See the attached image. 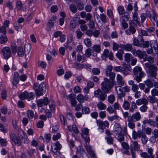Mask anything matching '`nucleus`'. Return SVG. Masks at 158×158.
<instances>
[{
  "instance_id": "obj_23",
  "label": "nucleus",
  "mask_w": 158,
  "mask_h": 158,
  "mask_svg": "<svg viewBox=\"0 0 158 158\" xmlns=\"http://www.w3.org/2000/svg\"><path fill=\"white\" fill-rule=\"evenodd\" d=\"M77 18H74L71 21L69 25V29L70 30H73L76 27L77 23L75 22V20H77Z\"/></svg>"
},
{
  "instance_id": "obj_7",
  "label": "nucleus",
  "mask_w": 158,
  "mask_h": 158,
  "mask_svg": "<svg viewBox=\"0 0 158 158\" xmlns=\"http://www.w3.org/2000/svg\"><path fill=\"white\" fill-rule=\"evenodd\" d=\"M1 53L3 56L4 59H9L11 55V52L10 48L8 47L3 48L1 50Z\"/></svg>"
},
{
  "instance_id": "obj_60",
  "label": "nucleus",
  "mask_w": 158,
  "mask_h": 158,
  "mask_svg": "<svg viewBox=\"0 0 158 158\" xmlns=\"http://www.w3.org/2000/svg\"><path fill=\"white\" fill-rule=\"evenodd\" d=\"M133 148L135 150H138L139 148V146L138 145L137 141L132 142Z\"/></svg>"
},
{
  "instance_id": "obj_56",
  "label": "nucleus",
  "mask_w": 158,
  "mask_h": 158,
  "mask_svg": "<svg viewBox=\"0 0 158 158\" xmlns=\"http://www.w3.org/2000/svg\"><path fill=\"white\" fill-rule=\"evenodd\" d=\"M88 25L89 28L91 29H93L95 28V23L93 20L89 21Z\"/></svg>"
},
{
  "instance_id": "obj_12",
  "label": "nucleus",
  "mask_w": 158,
  "mask_h": 158,
  "mask_svg": "<svg viewBox=\"0 0 158 158\" xmlns=\"http://www.w3.org/2000/svg\"><path fill=\"white\" fill-rule=\"evenodd\" d=\"M85 147L88 154L90 155L91 158H96L94 151L93 150L91 146L89 144L86 143V145H85Z\"/></svg>"
},
{
  "instance_id": "obj_3",
  "label": "nucleus",
  "mask_w": 158,
  "mask_h": 158,
  "mask_svg": "<svg viewBox=\"0 0 158 158\" xmlns=\"http://www.w3.org/2000/svg\"><path fill=\"white\" fill-rule=\"evenodd\" d=\"M113 85V81H111L109 79L105 78L104 81L101 84L102 89L105 92L108 93L110 91Z\"/></svg>"
},
{
  "instance_id": "obj_49",
  "label": "nucleus",
  "mask_w": 158,
  "mask_h": 158,
  "mask_svg": "<svg viewBox=\"0 0 158 158\" xmlns=\"http://www.w3.org/2000/svg\"><path fill=\"white\" fill-rule=\"evenodd\" d=\"M147 15L146 13H143L141 14L140 18L141 19V23H143L145 20H146Z\"/></svg>"
},
{
  "instance_id": "obj_16",
  "label": "nucleus",
  "mask_w": 158,
  "mask_h": 158,
  "mask_svg": "<svg viewBox=\"0 0 158 158\" xmlns=\"http://www.w3.org/2000/svg\"><path fill=\"white\" fill-rule=\"evenodd\" d=\"M133 54L137 56L141 59L143 58L144 56L147 55L146 52L145 51H142L140 50H138L133 52Z\"/></svg>"
},
{
  "instance_id": "obj_51",
  "label": "nucleus",
  "mask_w": 158,
  "mask_h": 158,
  "mask_svg": "<svg viewBox=\"0 0 158 158\" xmlns=\"http://www.w3.org/2000/svg\"><path fill=\"white\" fill-rule=\"evenodd\" d=\"M92 51V49L90 48L86 49L85 53V56L87 57H90L91 55Z\"/></svg>"
},
{
  "instance_id": "obj_50",
  "label": "nucleus",
  "mask_w": 158,
  "mask_h": 158,
  "mask_svg": "<svg viewBox=\"0 0 158 158\" xmlns=\"http://www.w3.org/2000/svg\"><path fill=\"white\" fill-rule=\"evenodd\" d=\"M77 99L79 102L82 103L84 101V97L82 94H79L77 96Z\"/></svg>"
},
{
  "instance_id": "obj_6",
  "label": "nucleus",
  "mask_w": 158,
  "mask_h": 158,
  "mask_svg": "<svg viewBox=\"0 0 158 158\" xmlns=\"http://www.w3.org/2000/svg\"><path fill=\"white\" fill-rule=\"evenodd\" d=\"M113 67L111 65H108L106 69L105 73L106 76L109 77L110 79L114 81L115 77V73L112 72Z\"/></svg>"
},
{
  "instance_id": "obj_52",
  "label": "nucleus",
  "mask_w": 158,
  "mask_h": 158,
  "mask_svg": "<svg viewBox=\"0 0 158 158\" xmlns=\"http://www.w3.org/2000/svg\"><path fill=\"white\" fill-rule=\"evenodd\" d=\"M22 6V4L19 1H18L17 2L16 4V8L18 10H21Z\"/></svg>"
},
{
  "instance_id": "obj_10",
  "label": "nucleus",
  "mask_w": 158,
  "mask_h": 158,
  "mask_svg": "<svg viewBox=\"0 0 158 158\" xmlns=\"http://www.w3.org/2000/svg\"><path fill=\"white\" fill-rule=\"evenodd\" d=\"M146 13L148 16L149 18L152 22H154L157 21V14L154 10H152L151 12L147 11Z\"/></svg>"
},
{
  "instance_id": "obj_1",
  "label": "nucleus",
  "mask_w": 158,
  "mask_h": 158,
  "mask_svg": "<svg viewBox=\"0 0 158 158\" xmlns=\"http://www.w3.org/2000/svg\"><path fill=\"white\" fill-rule=\"evenodd\" d=\"M145 67L148 69V73L151 77L155 78L157 75L158 68L156 64L146 63L144 64Z\"/></svg>"
},
{
  "instance_id": "obj_13",
  "label": "nucleus",
  "mask_w": 158,
  "mask_h": 158,
  "mask_svg": "<svg viewBox=\"0 0 158 158\" xmlns=\"http://www.w3.org/2000/svg\"><path fill=\"white\" fill-rule=\"evenodd\" d=\"M128 118L134 121V122L138 121L141 119V116L140 113L138 111H137L133 114L131 116H130Z\"/></svg>"
},
{
  "instance_id": "obj_8",
  "label": "nucleus",
  "mask_w": 158,
  "mask_h": 158,
  "mask_svg": "<svg viewBox=\"0 0 158 158\" xmlns=\"http://www.w3.org/2000/svg\"><path fill=\"white\" fill-rule=\"evenodd\" d=\"M147 150L148 153L143 152L140 154L141 156L143 158H154V156L153 155V149L151 147H148Z\"/></svg>"
},
{
  "instance_id": "obj_19",
  "label": "nucleus",
  "mask_w": 158,
  "mask_h": 158,
  "mask_svg": "<svg viewBox=\"0 0 158 158\" xmlns=\"http://www.w3.org/2000/svg\"><path fill=\"white\" fill-rule=\"evenodd\" d=\"M143 124L145 125L147 123L149 125L154 127H156V125L157 123L155 121L151 119H145L143 121Z\"/></svg>"
},
{
  "instance_id": "obj_41",
  "label": "nucleus",
  "mask_w": 158,
  "mask_h": 158,
  "mask_svg": "<svg viewBox=\"0 0 158 158\" xmlns=\"http://www.w3.org/2000/svg\"><path fill=\"white\" fill-rule=\"evenodd\" d=\"M133 44L134 45L139 47L140 42L139 38L135 37L133 40Z\"/></svg>"
},
{
  "instance_id": "obj_22",
  "label": "nucleus",
  "mask_w": 158,
  "mask_h": 158,
  "mask_svg": "<svg viewBox=\"0 0 158 158\" xmlns=\"http://www.w3.org/2000/svg\"><path fill=\"white\" fill-rule=\"evenodd\" d=\"M136 31V29L134 27L129 26V28L125 31L126 34L128 35L134 34Z\"/></svg>"
},
{
  "instance_id": "obj_24",
  "label": "nucleus",
  "mask_w": 158,
  "mask_h": 158,
  "mask_svg": "<svg viewBox=\"0 0 158 158\" xmlns=\"http://www.w3.org/2000/svg\"><path fill=\"white\" fill-rule=\"evenodd\" d=\"M114 132H122V129L120 124L115 123L114 126Z\"/></svg>"
},
{
  "instance_id": "obj_45",
  "label": "nucleus",
  "mask_w": 158,
  "mask_h": 158,
  "mask_svg": "<svg viewBox=\"0 0 158 158\" xmlns=\"http://www.w3.org/2000/svg\"><path fill=\"white\" fill-rule=\"evenodd\" d=\"M125 60L127 62H129L132 58L131 55L129 53H126L125 54Z\"/></svg>"
},
{
  "instance_id": "obj_9",
  "label": "nucleus",
  "mask_w": 158,
  "mask_h": 158,
  "mask_svg": "<svg viewBox=\"0 0 158 158\" xmlns=\"http://www.w3.org/2000/svg\"><path fill=\"white\" fill-rule=\"evenodd\" d=\"M10 139L17 146H19L21 143V139L20 137L17 136L14 133L10 135Z\"/></svg>"
},
{
  "instance_id": "obj_48",
  "label": "nucleus",
  "mask_w": 158,
  "mask_h": 158,
  "mask_svg": "<svg viewBox=\"0 0 158 158\" xmlns=\"http://www.w3.org/2000/svg\"><path fill=\"white\" fill-rule=\"evenodd\" d=\"M77 39H80L83 35V33L80 29H77L75 32Z\"/></svg>"
},
{
  "instance_id": "obj_40",
  "label": "nucleus",
  "mask_w": 158,
  "mask_h": 158,
  "mask_svg": "<svg viewBox=\"0 0 158 158\" xmlns=\"http://www.w3.org/2000/svg\"><path fill=\"white\" fill-rule=\"evenodd\" d=\"M147 105L144 104L141 106L139 108L140 111L143 113L146 112L148 108Z\"/></svg>"
},
{
  "instance_id": "obj_59",
  "label": "nucleus",
  "mask_w": 158,
  "mask_h": 158,
  "mask_svg": "<svg viewBox=\"0 0 158 158\" xmlns=\"http://www.w3.org/2000/svg\"><path fill=\"white\" fill-rule=\"evenodd\" d=\"M145 60H147L150 64H152L154 62V60L153 57L152 56H149L148 57L145 58Z\"/></svg>"
},
{
  "instance_id": "obj_4",
  "label": "nucleus",
  "mask_w": 158,
  "mask_h": 158,
  "mask_svg": "<svg viewBox=\"0 0 158 158\" xmlns=\"http://www.w3.org/2000/svg\"><path fill=\"white\" fill-rule=\"evenodd\" d=\"M34 88L35 91L36 95L38 96L42 95L46 89V85L44 83H41L40 85L37 83H35Z\"/></svg>"
},
{
  "instance_id": "obj_17",
  "label": "nucleus",
  "mask_w": 158,
  "mask_h": 158,
  "mask_svg": "<svg viewBox=\"0 0 158 158\" xmlns=\"http://www.w3.org/2000/svg\"><path fill=\"white\" fill-rule=\"evenodd\" d=\"M19 75L17 72H15L13 75L12 83L14 85H16L19 81Z\"/></svg>"
},
{
  "instance_id": "obj_39",
  "label": "nucleus",
  "mask_w": 158,
  "mask_h": 158,
  "mask_svg": "<svg viewBox=\"0 0 158 158\" xmlns=\"http://www.w3.org/2000/svg\"><path fill=\"white\" fill-rule=\"evenodd\" d=\"M84 42L86 46L88 47H90L92 46V42L89 38H86L84 40Z\"/></svg>"
},
{
  "instance_id": "obj_32",
  "label": "nucleus",
  "mask_w": 158,
  "mask_h": 158,
  "mask_svg": "<svg viewBox=\"0 0 158 158\" xmlns=\"http://www.w3.org/2000/svg\"><path fill=\"white\" fill-rule=\"evenodd\" d=\"M109 53V50L108 49H105L103 52V53L101 55L102 59L103 60H106V58L108 57V55Z\"/></svg>"
},
{
  "instance_id": "obj_42",
  "label": "nucleus",
  "mask_w": 158,
  "mask_h": 158,
  "mask_svg": "<svg viewBox=\"0 0 158 158\" xmlns=\"http://www.w3.org/2000/svg\"><path fill=\"white\" fill-rule=\"evenodd\" d=\"M115 98L114 95L111 94L108 97V102L111 103L112 104L114 102Z\"/></svg>"
},
{
  "instance_id": "obj_55",
  "label": "nucleus",
  "mask_w": 158,
  "mask_h": 158,
  "mask_svg": "<svg viewBox=\"0 0 158 158\" xmlns=\"http://www.w3.org/2000/svg\"><path fill=\"white\" fill-rule=\"evenodd\" d=\"M97 125L99 127V128L103 129L104 128V122L100 120L97 121Z\"/></svg>"
},
{
  "instance_id": "obj_54",
  "label": "nucleus",
  "mask_w": 158,
  "mask_h": 158,
  "mask_svg": "<svg viewBox=\"0 0 158 158\" xmlns=\"http://www.w3.org/2000/svg\"><path fill=\"white\" fill-rule=\"evenodd\" d=\"M12 52L13 54H15L17 52L16 45L15 44L13 43L11 46Z\"/></svg>"
},
{
  "instance_id": "obj_21",
  "label": "nucleus",
  "mask_w": 158,
  "mask_h": 158,
  "mask_svg": "<svg viewBox=\"0 0 158 158\" xmlns=\"http://www.w3.org/2000/svg\"><path fill=\"white\" fill-rule=\"evenodd\" d=\"M114 70L117 72H122L124 75H127V72L124 70L123 68L120 66L114 67Z\"/></svg>"
},
{
  "instance_id": "obj_61",
  "label": "nucleus",
  "mask_w": 158,
  "mask_h": 158,
  "mask_svg": "<svg viewBox=\"0 0 158 158\" xmlns=\"http://www.w3.org/2000/svg\"><path fill=\"white\" fill-rule=\"evenodd\" d=\"M92 73L94 75H98L100 73V70L98 68H94L92 69Z\"/></svg>"
},
{
  "instance_id": "obj_5",
  "label": "nucleus",
  "mask_w": 158,
  "mask_h": 158,
  "mask_svg": "<svg viewBox=\"0 0 158 158\" xmlns=\"http://www.w3.org/2000/svg\"><path fill=\"white\" fill-rule=\"evenodd\" d=\"M34 94L32 92L28 93L27 91L23 92L20 94L19 98L22 100L26 99L27 100L30 101L34 98Z\"/></svg>"
},
{
  "instance_id": "obj_18",
  "label": "nucleus",
  "mask_w": 158,
  "mask_h": 158,
  "mask_svg": "<svg viewBox=\"0 0 158 158\" xmlns=\"http://www.w3.org/2000/svg\"><path fill=\"white\" fill-rule=\"evenodd\" d=\"M56 16H53L48 21L47 25L48 28L50 29L53 26V24L56 22Z\"/></svg>"
},
{
  "instance_id": "obj_62",
  "label": "nucleus",
  "mask_w": 158,
  "mask_h": 158,
  "mask_svg": "<svg viewBox=\"0 0 158 158\" xmlns=\"http://www.w3.org/2000/svg\"><path fill=\"white\" fill-rule=\"evenodd\" d=\"M27 116L30 118H32L34 116V113L31 110H28L27 111Z\"/></svg>"
},
{
  "instance_id": "obj_11",
  "label": "nucleus",
  "mask_w": 158,
  "mask_h": 158,
  "mask_svg": "<svg viewBox=\"0 0 158 158\" xmlns=\"http://www.w3.org/2000/svg\"><path fill=\"white\" fill-rule=\"evenodd\" d=\"M138 38L140 42V47L145 48L149 47L150 42H149L148 41H144L143 37L140 35H138Z\"/></svg>"
},
{
  "instance_id": "obj_47",
  "label": "nucleus",
  "mask_w": 158,
  "mask_h": 158,
  "mask_svg": "<svg viewBox=\"0 0 158 158\" xmlns=\"http://www.w3.org/2000/svg\"><path fill=\"white\" fill-rule=\"evenodd\" d=\"M89 129L87 128H83L82 130V133L81 134V136L82 137H84V134L86 135H87L89 134Z\"/></svg>"
},
{
  "instance_id": "obj_26",
  "label": "nucleus",
  "mask_w": 158,
  "mask_h": 158,
  "mask_svg": "<svg viewBox=\"0 0 158 158\" xmlns=\"http://www.w3.org/2000/svg\"><path fill=\"white\" fill-rule=\"evenodd\" d=\"M136 102L133 101H132L131 103V106H130L129 109V111L131 113H133L135 110L136 109L138 108Z\"/></svg>"
},
{
  "instance_id": "obj_31",
  "label": "nucleus",
  "mask_w": 158,
  "mask_h": 158,
  "mask_svg": "<svg viewBox=\"0 0 158 158\" xmlns=\"http://www.w3.org/2000/svg\"><path fill=\"white\" fill-rule=\"evenodd\" d=\"M155 96L152 95V96H148V98L151 103H154L157 102L158 99L156 98Z\"/></svg>"
},
{
  "instance_id": "obj_53",
  "label": "nucleus",
  "mask_w": 158,
  "mask_h": 158,
  "mask_svg": "<svg viewBox=\"0 0 158 158\" xmlns=\"http://www.w3.org/2000/svg\"><path fill=\"white\" fill-rule=\"evenodd\" d=\"M82 113L85 114H88L90 112L89 109L87 106H85L82 108Z\"/></svg>"
},
{
  "instance_id": "obj_44",
  "label": "nucleus",
  "mask_w": 158,
  "mask_h": 158,
  "mask_svg": "<svg viewBox=\"0 0 158 158\" xmlns=\"http://www.w3.org/2000/svg\"><path fill=\"white\" fill-rule=\"evenodd\" d=\"M69 9L73 13H75L77 11V8L75 5L74 4H71L69 6Z\"/></svg>"
},
{
  "instance_id": "obj_64",
  "label": "nucleus",
  "mask_w": 158,
  "mask_h": 158,
  "mask_svg": "<svg viewBox=\"0 0 158 158\" xmlns=\"http://www.w3.org/2000/svg\"><path fill=\"white\" fill-rule=\"evenodd\" d=\"M113 106L116 110H119L120 108V105L118 102H115L113 105Z\"/></svg>"
},
{
  "instance_id": "obj_38",
  "label": "nucleus",
  "mask_w": 158,
  "mask_h": 158,
  "mask_svg": "<svg viewBox=\"0 0 158 158\" xmlns=\"http://www.w3.org/2000/svg\"><path fill=\"white\" fill-rule=\"evenodd\" d=\"M132 48V45L129 44H127L125 45H123V48L125 50L127 51H130Z\"/></svg>"
},
{
  "instance_id": "obj_30",
  "label": "nucleus",
  "mask_w": 158,
  "mask_h": 158,
  "mask_svg": "<svg viewBox=\"0 0 158 158\" xmlns=\"http://www.w3.org/2000/svg\"><path fill=\"white\" fill-rule=\"evenodd\" d=\"M67 127L69 131H70L71 132L72 131H73L76 134L78 133L79 132V131L77 129V128L76 127V125H73L72 129H71V126H68Z\"/></svg>"
},
{
  "instance_id": "obj_46",
  "label": "nucleus",
  "mask_w": 158,
  "mask_h": 158,
  "mask_svg": "<svg viewBox=\"0 0 158 158\" xmlns=\"http://www.w3.org/2000/svg\"><path fill=\"white\" fill-rule=\"evenodd\" d=\"M14 26L15 29L17 31L21 29L22 27L21 25L16 22L14 23Z\"/></svg>"
},
{
  "instance_id": "obj_35",
  "label": "nucleus",
  "mask_w": 158,
  "mask_h": 158,
  "mask_svg": "<svg viewBox=\"0 0 158 158\" xmlns=\"http://www.w3.org/2000/svg\"><path fill=\"white\" fill-rule=\"evenodd\" d=\"M92 48L93 51L98 53L101 50L100 46L99 45H94Z\"/></svg>"
},
{
  "instance_id": "obj_20",
  "label": "nucleus",
  "mask_w": 158,
  "mask_h": 158,
  "mask_svg": "<svg viewBox=\"0 0 158 158\" xmlns=\"http://www.w3.org/2000/svg\"><path fill=\"white\" fill-rule=\"evenodd\" d=\"M148 101L145 98H143L137 100L136 103L138 106H140L142 104H148Z\"/></svg>"
},
{
  "instance_id": "obj_29",
  "label": "nucleus",
  "mask_w": 158,
  "mask_h": 158,
  "mask_svg": "<svg viewBox=\"0 0 158 158\" xmlns=\"http://www.w3.org/2000/svg\"><path fill=\"white\" fill-rule=\"evenodd\" d=\"M97 106L99 110H104L106 107V105L102 102H99L97 105Z\"/></svg>"
},
{
  "instance_id": "obj_2",
  "label": "nucleus",
  "mask_w": 158,
  "mask_h": 158,
  "mask_svg": "<svg viewBox=\"0 0 158 158\" xmlns=\"http://www.w3.org/2000/svg\"><path fill=\"white\" fill-rule=\"evenodd\" d=\"M134 75L135 76V79L137 82H139L142 81L145 73L142 71V68L138 66H136L133 69Z\"/></svg>"
},
{
  "instance_id": "obj_14",
  "label": "nucleus",
  "mask_w": 158,
  "mask_h": 158,
  "mask_svg": "<svg viewBox=\"0 0 158 158\" xmlns=\"http://www.w3.org/2000/svg\"><path fill=\"white\" fill-rule=\"evenodd\" d=\"M143 134V132L141 130H138L137 131L133 130L132 134V138L133 139L135 140L138 137L139 138L141 137Z\"/></svg>"
},
{
  "instance_id": "obj_25",
  "label": "nucleus",
  "mask_w": 158,
  "mask_h": 158,
  "mask_svg": "<svg viewBox=\"0 0 158 158\" xmlns=\"http://www.w3.org/2000/svg\"><path fill=\"white\" fill-rule=\"evenodd\" d=\"M116 79L117 83L119 85L123 86L124 85V82L123 80V77L121 75L119 74H117Z\"/></svg>"
},
{
  "instance_id": "obj_37",
  "label": "nucleus",
  "mask_w": 158,
  "mask_h": 158,
  "mask_svg": "<svg viewBox=\"0 0 158 158\" xmlns=\"http://www.w3.org/2000/svg\"><path fill=\"white\" fill-rule=\"evenodd\" d=\"M17 53L19 56H23L25 52L23 50V48L22 47L19 46V47Z\"/></svg>"
},
{
  "instance_id": "obj_33",
  "label": "nucleus",
  "mask_w": 158,
  "mask_h": 158,
  "mask_svg": "<svg viewBox=\"0 0 158 158\" xmlns=\"http://www.w3.org/2000/svg\"><path fill=\"white\" fill-rule=\"evenodd\" d=\"M130 105V104L128 101L125 100L123 102L122 106L125 110H129Z\"/></svg>"
},
{
  "instance_id": "obj_63",
  "label": "nucleus",
  "mask_w": 158,
  "mask_h": 158,
  "mask_svg": "<svg viewBox=\"0 0 158 158\" xmlns=\"http://www.w3.org/2000/svg\"><path fill=\"white\" fill-rule=\"evenodd\" d=\"M132 18L134 21H137L138 19V14L137 12L134 11L132 13Z\"/></svg>"
},
{
  "instance_id": "obj_57",
  "label": "nucleus",
  "mask_w": 158,
  "mask_h": 158,
  "mask_svg": "<svg viewBox=\"0 0 158 158\" xmlns=\"http://www.w3.org/2000/svg\"><path fill=\"white\" fill-rule=\"evenodd\" d=\"M118 13L120 15H122L123 14L124 9V8L121 6H120L118 7Z\"/></svg>"
},
{
  "instance_id": "obj_34",
  "label": "nucleus",
  "mask_w": 158,
  "mask_h": 158,
  "mask_svg": "<svg viewBox=\"0 0 158 158\" xmlns=\"http://www.w3.org/2000/svg\"><path fill=\"white\" fill-rule=\"evenodd\" d=\"M106 110L110 114L114 113L116 114L117 113L116 110L113 106H110L107 107Z\"/></svg>"
},
{
  "instance_id": "obj_36",
  "label": "nucleus",
  "mask_w": 158,
  "mask_h": 158,
  "mask_svg": "<svg viewBox=\"0 0 158 158\" xmlns=\"http://www.w3.org/2000/svg\"><path fill=\"white\" fill-rule=\"evenodd\" d=\"M7 41V38L6 35H2L0 37V44H4Z\"/></svg>"
},
{
  "instance_id": "obj_43",
  "label": "nucleus",
  "mask_w": 158,
  "mask_h": 158,
  "mask_svg": "<svg viewBox=\"0 0 158 158\" xmlns=\"http://www.w3.org/2000/svg\"><path fill=\"white\" fill-rule=\"evenodd\" d=\"M48 103L51 110H54L55 108V104L54 101L52 100H50Z\"/></svg>"
},
{
  "instance_id": "obj_58",
  "label": "nucleus",
  "mask_w": 158,
  "mask_h": 158,
  "mask_svg": "<svg viewBox=\"0 0 158 158\" xmlns=\"http://www.w3.org/2000/svg\"><path fill=\"white\" fill-rule=\"evenodd\" d=\"M145 84L149 87H152L153 86V84L152 81L150 80H147L145 82Z\"/></svg>"
},
{
  "instance_id": "obj_28",
  "label": "nucleus",
  "mask_w": 158,
  "mask_h": 158,
  "mask_svg": "<svg viewBox=\"0 0 158 158\" xmlns=\"http://www.w3.org/2000/svg\"><path fill=\"white\" fill-rule=\"evenodd\" d=\"M127 122H128L127 126L129 128L131 129H133L135 127V123H133L134 121L128 118H127Z\"/></svg>"
},
{
  "instance_id": "obj_15",
  "label": "nucleus",
  "mask_w": 158,
  "mask_h": 158,
  "mask_svg": "<svg viewBox=\"0 0 158 158\" xmlns=\"http://www.w3.org/2000/svg\"><path fill=\"white\" fill-rule=\"evenodd\" d=\"M49 101L47 97H45L43 99L38 100L37 101V105L39 107H41L43 105H47L49 103Z\"/></svg>"
},
{
  "instance_id": "obj_27",
  "label": "nucleus",
  "mask_w": 158,
  "mask_h": 158,
  "mask_svg": "<svg viewBox=\"0 0 158 158\" xmlns=\"http://www.w3.org/2000/svg\"><path fill=\"white\" fill-rule=\"evenodd\" d=\"M116 138L118 141L121 142L124 140V135L122 133V132H118L116 134Z\"/></svg>"
}]
</instances>
